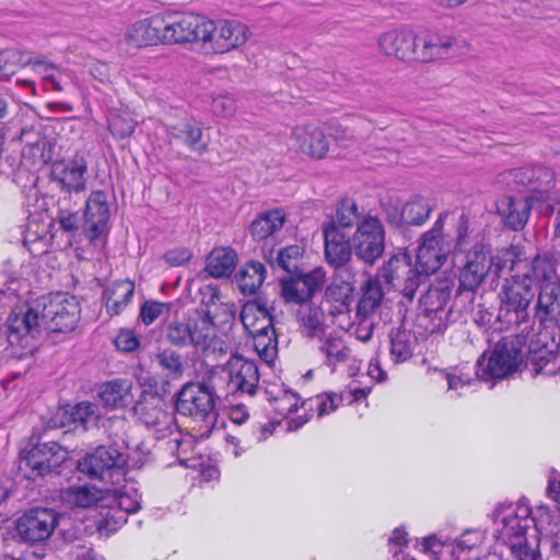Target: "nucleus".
<instances>
[{"label": "nucleus", "mask_w": 560, "mask_h": 560, "mask_svg": "<svg viewBox=\"0 0 560 560\" xmlns=\"http://www.w3.org/2000/svg\"><path fill=\"white\" fill-rule=\"evenodd\" d=\"M229 386L234 393L254 396L259 384V372L255 361L233 354L225 364Z\"/></svg>", "instance_id": "obj_23"}, {"label": "nucleus", "mask_w": 560, "mask_h": 560, "mask_svg": "<svg viewBox=\"0 0 560 560\" xmlns=\"http://www.w3.org/2000/svg\"><path fill=\"white\" fill-rule=\"evenodd\" d=\"M172 308V302L148 300L141 305L139 317L144 325L149 326L153 324L159 317L168 315Z\"/></svg>", "instance_id": "obj_50"}, {"label": "nucleus", "mask_w": 560, "mask_h": 560, "mask_svg": "<svg viewBox=\"0 0 560 560\" xmlns=\"http://www.w3.org/2000/svg\"><path fill=\"white\" fill-rule=\"evenodd\" d=\"M389 338L390 355L395 363L405 362L411 358L416 337L410 330L399 327L390 331Z\"/></svg>", "instance_id": "obj_44"}, {"label": "nucleus", "mask_w": 560, "mask_h": 560, "mask_svg": "<svg viewBox=\"0 0 560 560\" xmlns=\"http://www.w3.org/2000/svg\"><path fill=\"white\" fill-rule=\"evenodd\" d=\"M98 397L108 409L126 408L135 401L131 383L121 378L102 384Z\"/></svg>", "instance_id": "obj_34"}, {"label": "nucleus", "mask_w": 560, "mask_h": 560, "mask_svg": "<svg viewBox=\"0 0 560 560\" xmlns=\"http://www.w3.org/2000/svg\"><path fill=\"white\" fill-rule=\"evenodd\" d=\"M117 505L126 513H136L141 508V495L135 488L125 490L119 493L117 498Z\"/></svg>", "instance_id": "obj_52"}, {"label": "nucleus", "mask_w": 560, "mask_h": 560, "mask_svg": "<svg viewBox=\"0 0 560 560\" xmlns=\"http://www.w3.org/2000/svg\"><path fill=\"white\" fill-rule=\"evenodd\" d=\"M155 361L165 376L172 380H178L183 376L185 371L184 358L175 349L159 350L155 354Z\"/></svg>", "instance_id": "obj_45"}, {"label": "nucleus", "mask_w": 560, "mask_h": 560, "mask_svg": "<svg viewBox=\"0 0 560 560\" xmlns=\"http://www.w3.org/2000/svg\"><path fill=\"white\" fill-rule=\"evenodd\" d=\"M383 54L402 61L431 62L454 57L458 52L456 40L432 33L416 35L408 30H389L380 35Z\"/></svg>", "instance_id": "obj_2"}, {"label": "nucleus", "mask_w": 560, "mask_h": 560, "mask_svg": "<svg viewBox=\"0 0 560 560\" xmlns=\"http://www.w3.org/2000/svg\"><path fill=\"white\" fill-rule=\"evenodd\" d=\"M135 294V283L129 279L114 282L103 292L106 310L110 316L119 315L131 302Z\"/></svg>", "instance_id": "obj_38"}, {"label": "nucleus", "mask_w": 560, "mask_h": 560, "mask_svg": "<svg viewBox=\"0 0 560 560\" xmlns=\"http://www.w3.org/2000/svg\"><path fill=\"white\" fill-rule=\"evenodd\" d=\"M136 121L120 115H115L108 120L110 133L118 139L130 137L136 129Z\"/></svg>", "instance_id": "obj_51"}, {"label": "nucleus", "mask_w": 560, "mask_h": 560, "mask_svg": "<svg viewBox=\"0 0 560 560\" xmlns=\"http://www.w3.org/2000/svg\"><path fill=\"white\" fill-rule=\"evenodd\" d=\"M212 20L200 14H183L176 18H164L162 44H182L191 42H202L210 35Z\"/></svg>", "instance_id": "obj_15"}, {"label": "nucleus", "mask_w": 560, "mask_h": 560, "mask_svg": "<svg viewBox=\"0 0 560 560\" xmlns=\"http://www.w3.org/2000/svg\"><path fill=\"white\" fill-rule=\"evenodd\" d=\"M300 399L301 396L298 393L291 389H285L283 397L276 399L278 402L276 410L282 415L295 412L298 410Z\"/></svg>", "instance_id": "obj_56"}, {"label": "nucleus", "mask_w": 560, "mask_h": 560, "mask_svg": "<svg viewBox=\"0 0 560 560\" xmlns=\"http://www.w3.org/2000/svg\"><path fill=\"white\" fill-rule=\"evenodd\" d=\"M319 351L326 357V364L336 365L343 363L350 355V349L347 347L345 340L341 337L328 336L323 345L319 347Z\"/></svg>", "instance_id": "obj_47"}, {"label": "nucleus", "mask_w": 560, "mask_h": 560, "mask_svg": "<svg viewBox=\"0 0 560 560\" xmlns=\"http://www.w3.org/2000/svg\"><path fill=\"white\" fill-rule=\"evenodd\" d=\"M292 136L299 143L300 150L315 159H323L329 149V142L320 127L315 125L298 126Z\"/></svg>", "instance_id": "obj_32"}, {"label": "nucleus", "mask_w": 560, "mask_h": 560, "mask_svg": "<svg viewBox=\"0 0 560 560\" xmlns=\"http://www.w3.org/2000/svg\"><path fill=\"white\" fill-rule=\"evenodd\" d=\"M405 226H420L429 219L434 205L427 198L415 195L404 206Z\"/></svg>", "instance_id": "obj_43"}, {"label": "nucleus", "mask_w": 560, "mask_h": 560, "mask_svg": "<svg viewBox=\"0 0 560 560\" xmlns=\"http://www.w3.org/2000/svg\"><path fill=\"white\" fill-rule=\"evenodd\" d=\"M68 452L57 442L37 443L31 450L23 452L20 460V470L25 472L28 479L44 477L50 472L60 474V467L67 460Z\"/></svg>", "instance_id": "obj_13"}, {"label": "nucleus", "mask_w": 560, "mask_h": 560, "mask_svg": "<svg viewBox=\"0 0 560 560\" xmlns=\"http://www.w3.org/2000/svg\"><path fill=\"white\" fill-rule=\"evenodd\" d=\"M480 542V535L478 532L467 530L460 538L457 539V547L463 550H470L478 546Z\"/></svg>", "instance_id": "obj_62"}, {"label": "nucleus", "mask_w": 560, "mask_h": 560, "mask_svg": "<svg viewBox=\"0 0 560 560\" xmlns=\"http://www.w3.org/2000/svg\"><path fill=\"white\" fill-rule=\"evenodd\" d=\"M469 219L465 213H462L456 223V235H455V250H462L466 244L468 236Z\"/></svg>", "instance_id": "obj_59"}, {"label": "nucleus", "mask_w": 560, "mask_h": 560, "mask_svg": "<svg viewBox=\"0 0 560 560\" xmlns=\"http://www.w3.org/2000/svg\"><path fill=\"white\" fill-rule=\"evenodd\" d=\"M127 463L128 455L116 445H100L80 458L77 468L91 479L104 480L114 471L124 470Z\"/></svg>", "instance_id": "obj_18"}, {"label": "nucleus", "mask_w": 560, "mask_h": 560, "mask_svg": "<svg viewBox=\"0 0 560 560\" xmlns=\"http://www.w3.org/2000/svg\"><path fill=\"white\" fill-rule=\"evenodd\" d=\"M156 382L149 384L148 388L139 386L137 399L133 401V412L149 429L163 432L168 429L173 416L165 410L162 396L155 390Z\"/></svg>", "instance_id": "obj_20"}, {"label": "nucleus", "mask_w": 560, "mask_h": 560, "mask_svg": "<svg viewBox=\"0 0 560 560\" xmlns=\"http://www.w3.org/2000/svg\"><path fill=\"white\" fill-rule=\"evenodd\" d=\"M43 330L42 313L34 308L11 313L7 319V357L20 361L32 359L38 350L37 339Z\"/></svg>", "instance_id": "obj_5"}, {"label": "nucleus", "mask_w": 560, "mask_h": 560, "mask_svg": "<svg viewBox=\"0 0 560 560\" xmlns=\"http://www.w3.org/2000/svg\"><path fill=\"white\" fill-rule=\"evenodd\" d=\"M326 282V271L317 267L310 272L299 271L280 280L281 294L289 303L304 305L314 294L320 292Z\"/></svg>", "instance_id": "obj_22"}, {"label": "nucleus", "mask_w": 560, "mask_h": 560, "mask_svg": "<svg viewBox=\"0 0 560 560\" xmlns=\"http://www.w3.org/2000/svg\"><path fill=\"white\" fill-rule=\"evenodd\" d=\"M51 182L60 190L59 197L82 201L86 192L88 163L83 158L58 160L51 166Z\"/></svg>", "instance_id": "obj_14"}, {"label": "nucleus", "mask_w": 560, "mask_h": 560, "mask_svg": "<svg viewBox=\"0 0 560 560\" xmlns=\"http://www.w3.org/2000/svg\"><path fill=\"white\" fill-rule=\"evenodd\" d=\"M448 211L441 212L431 230L421 236V244L418 247L417 260L421 267H427L431 272L441 267V245L444 243L445 235L443 226Z\"/></svg>", "instance_id": "obj_26"}, {"label": "nucleus", "mask_w": 560, "mask_h": 560, "mask_svg": "<svg viewBox=\"0 0 560 560\" xmlns=\"http://www.w3.org/2000/svg\"><path fill=\"white\" fill-rule=\"evenodd\" d=\"M272 311L267 300L258 296L244 303L240 314L244 328L254 338L257 351L265 353L277 342Z\"/></svg>", "instance_id": "obj_10"}, {"label": "nucleus", "mask_w": 560, "mask_h": 560, "mask_svg": "<svg viewBox=\"0 0 560 560\" xmlns=\"http://www.w3.org/2000/svg\"><path fill=\"white\" fill-rule=\"evenodd\" d=\"M560 341L548 331H539L529 341L525 366L530 369L534 375L544 374L551 376L560 370Z\"/></svg>", "instance_id": "obj_19"}, {"label": "nucleus", "mask_w": 560, "mask_h": 560, "mask_svg": "<svg viewBox=\"0 0 560 560\" xmlns=\"http://www.w3.org/2000/svg\"><path fill=\"white\" fill-rule=\"evenodd\" d=\"M298 317L307 337L322 339L325 336L327 326L322 307L313 304L301 305Z\"/></svg>", "instance_id": "obj_42"}, {"label": "nucleus", "mask_w": 560, "mask_h": 560, "mask_svg": "<svg viewBox=\"0 0 560 560\" xmlns=\"http://www.w3.org/2000/svg\"><path fill=\"white\" fill-rule=\"evenodd\" d=\"M498 269L511 273L510 279H505L499 293L500 306L498 308L497 320L501 324L500 329L518 327L528 323L529 305L536 296L534 279L538 278V268L545 264L538 256L528 261L522 258L515 248L511 247L498 258Z\"/></svg>", "instance_id": "obj_1"}, {"label": "nucleus", "mask_w": 560, "mask_h": 560, "mask_svg": "<svg viewBox=\"0 0 560 560\" xmlns=\"http://www.w3.org/2000/svg\"><path fill=\"white\" fill-rule=\"evenodd\" d=\"M170 143L177 142L199 155L208 151V141L203 138L200 124L194 120H180L166 127Z\"/></svg>", "instance_id": "obj_28"}, {"label": "nucleus", "mask_w": 560, "mask_h": 560, "mask_svg": "<svg viewBox=\"0 0 560 560\" xmlns=\"http://www.w3.org/2000/svg\"><path fill=\"white\" fill-rule=\"evenodd\" d=\"M329 135L341 147H349L363 139V136L355 135L353 130L339 124H330Z\"/></svg>", "instance_id": "obj_53"}, {"label": "nucleus", "mask_w": 560, "mask_h": 560, "mask_svg": "<svg viewBox=\"0 0 560 560\" xmlns=\"http://www.w3.org/2000/svg\"><path fill=\"white\" fill-rule=\"evenodd\" d=\"M330 222H336L340 230L352 228L353 225L358 226L361 220L355 201L350 198L340 200L337 206L336 217Z\"/></svg>", "instance_id": "obj_49"}, {"label": "nucleus", "mask_w": 560, "mask_h": 560, "mask_svg": "<svg viewBox=\"0 0 560 560\" xmlns=\"http://www.w3.org/2000/svg\"><path fill=\"white\" fill-rule=\"evenodd\" d=\"M235 108L236 106L234 100L229 96H219L212 102V110L214 114L221 115L223 117L233 115Z\"/></svg>", "instance_id": "obj_60"}, {"label": "nucleus", "mask_w": 560, "mask_h": 560, "mask_svg": "<svg viewBox=\"0 0 560 560\" xmlns=\"http://www.w3.org/2000/svg\"><path fill=\"white\" fill-rule=\"evenodd\" d=\"M27 66L32 65L34 70L39 72H47L50 69H55L56 66L51 62H49L44 56L36 57V58H27L24 59L23 54H21V60L18 61V65Z\"/></svg>", "instance_id": "obj_61"}, {"label": "nucleus", "mask_w": 560, "mask_h": 560, "mask_svg": "<svg viewBox=\"0 0 560 560\" xmlns=\"http://www.w3.org/2000/svg\"><path fill=\"white\" fill-rule=\"evenodd\" d=\"M100 418L98 407L90 401H82L69 409H59L56 413L55 427L65 428L74 424L86 431L91 425H96Z\"/></svg>", "instance_id": "obj_31"}, {"label": "nucleus", "mask_w": 560, "mask_h": 560, "mask_svg": "<svg viewBox=\"0 0 560 560\" xmlns=\"http://www.w3.org/2000/svg\"><path fill=\"white\" fill-rule=\"evenodd\" d=\"M48 142L45 138H38L33 142L26 143L21 153V161L27 167L39 166L48 163L50 155L46 153Z\"/></svg>", "instance_id": "obj_48"}, {"label": "nucleus", "mask_w": 560, "mask_h": 560, "mask_svg": "<svg viewBox=\"0 0 560 560\" xmlns=\"http://www.w3.org/2000/svg\"><path fill=\"white\" fill-rule=\"evenodd\" d=\"M353 253L358 259L372 266L385 249V229L377 217L368 215L358 223L352 236Z\"/></svg>", "instance_id": "obj_17"}, {"label": "nucleus", "mask_w": 560, "mask_h": 560, "mask_svg": "<svg viewBox=\"0 0 560 560\" xmlns=\"http://www.w3.org/2000/svg\"><path fill=\"white\" fill-rule=\"evenodd\" d=\"M524 338L521 336L501 338L488 359L485 354L478 359L476 375L483 381H492L514 374L524 362Z\"/></svg>", "instance_id": "obj_6"}, {"label": "nucleus", "mask_w": 560, "mask_h": 560, "mask_svg": "<svg viewBox=\"0 0 560 560\" xmlns=\"http://www.w3.org/2000/svg\"><path fill=\"white\" fill-rule=\"evenodd\" d=\"M115 345L119 351L128 353L139 348L140 342L132 331L121 330L115 338Z\"/></svg>", "instance_id": "obj_57"}, {"label": "nucleus", "mask_w": 560, "mask_h": 560, "mask_svg": "<svg viewBox=\"0 0 560 560\" xmlns=\"http://www.w3.org/2000/svg\"><path fill=\"white\" fill-rule=\"evenodd\" d=\"M100 499V491L90 489L85 486L70 487L63 493V500L68 503V505L78 509L92 508L93 505L97 504Z\"/></svg>", "instance_id": "obj_46"}, {"label": "nucleus", "mask_w": 560, "mask_h": 560, "mask_svg": "<svg viewBox=\"0 0 560 560\" xmlns=\"http://www.w3.org/2000/svg\"><path fill=\"white\" fill-rule=\"evenodd\" d=\"M213 337V317L206 310H195L182 317L165 318L161 325L162 340L177 349L191 346L206 350Z\"/></svg>", "instance_id": "obj_4"}, {"label": "nucleus", "mask_w": 560, "mask_h": 560, "mask_svg": "<svg viewBox=\"0 0 560 560\" xmlns=\"http://www.w3.org/2000/svg\"><path fill=\"white\" fill-rule=\"evenodd\" d=\"M324 233V254L326 262L339 269L345 267L352 257V238L336 225V222H329L323 230Z\"/></svg>", "instance_id": "obj_25"}, {"label": "nucleus", "mask_w": 560, "mask_h": 560, "mask_svg": "<svg viewBox=\"0 0 560 560\" xmlns=\"http://www.w3.org/2000/svg\"><path fill=\"white\" fill-rule=\"evenodd\" d=\"M381 208L385 215V220L392 226L402 229L405 228L404 209L398 202L388 200L381 203Z\"/></svg>", "instance_id": "obj_54"}, {"label": "nucleus", "mask_w": 560, "mask_h": 560, "mask_svg": "<svg viewBox=\"0 0 560 560\" xmlns=\"http://www.w3.org/2000/svg\"><path fill=\"white\" fill-rule=\"evenodd\" d=\"M304 248L300 245H289L275 250L262 247V255L267 262L273 268L287 271L289 275L298 273L303 258Z\"/></svg>", "instance_id": "obj_35"}, {"label": "nucleus", "mask_w": 560, "mask_h": 560, "mask_svg": "<svg viewBox=\"0 0 560 560\" xmlns=\"http://www.w3.org/2000/svg\"><path fill=\"white\" fill-rule=\"evenodd\" d=\"M560 317V282H547L540 287L534 307V319L544 329L555 327Z\"/></svg>", "instance_id": "obj_27"}, {"label": "nucleus", "mask_w": 560, "mask_h": 560, "mask_svg": "<svg viewBox=\"0 0 560 560\" xmlns=\"http://www.w3.org/2000/svg\"><path fill=\"white\" fill-rule=\"evenodd\" d=\"M513 180L532 192H547L553 187L555 174L546 166H523L510 172Z\"/></svg>", "instance_id": "obj_30"}, {"label": "nucleus", "mask_w": 560, "mask_h": 560, "mask_svg": "<svg viewBox=\"0 0 560 560\" xmlns=\"http://www.w3.org/2000/svg\"><path fill=\"white\" fill-rule=\"evenodd\" d=\"M452 291L453 283L445 279L431 283L421 294L413 323L418 335L427 337L442 332L458 319L459 312L448 306Z\"/></svg>", "instance_id": "obj_3"}, {"label": "nucleus", "mask_w": 560, "mask_h": 560, "mask_svg": "<svg viewBox=\"0 0 560 560\" xmlns=\"http://www.w3.org/2000/svg\"><path fill=\"white\" fill-rule=\"evenodd\" d=\"M82 201L70 200L69 197H58L56 207V221L60 229L74 235L82 228L83 218L79 215Z\"/></svg>", "instance_id": "obj_39"}, {"label": "nucleus", "mask_w": 560, "mask_h": 560, "mask_svg": "<svg viewBox=\"0 0 560 560\" xmlns=\"http://www.w3.org/2000/svg\"><path fill=\"white\" fill-rule=\"evenodd\" d=\"M164 16L159 14L135 22L126 32V40L136 46L143 47L162 44Z\"/></svg>", "instance_id": "obj_29"}, {"label": "nucleus", "mask_w": 560, "mask_h": 560, "mask_svg": "<svg viewBox=\"0 0 560 560\" xmlns=\"http://www.w3.org/2000/svg\"><path fill=\"white\" fill-rule=\"evenodd\" d=\"M497 211L505 226L513 231L522 230L528 221L530 205L525 198L503 196L497 202Z\"/></svg>", "instance_id": "obj_33"}, {"label": "nucleus", "mask_w": 560, "mask_h": 560, "mask_svg": "<svg viewBox=\"0 0 560 560\" xmlns=\"http://www.w3.org/2000/svg\"><path fill=\"white\" fill-rule=\"evenodd\" d=\"M59 513L49 508H32L15 522L20 539L30 545L45 542L50 538L59 523Z\"/></svg>", "instance_id": "obj_16"}, {"label": "nucleus", "mask_w": 560, "mask_h": 560, "mask_svg": "<svg viewBox=\"0 0 560 560\" xmlns=\"http://www.w3.org/2000/svg\"><path fill=\"white\" fill-rule=\"evenodd\" d=\"M419 271L406 255L392 256L380 269L376 278L401 292L408 301H412L418 288L425 282L429 272L427 267Z\"/></svg>", "instance_id": "obj_11"}, {"label": "nucleus", "mask_w": 560, "mask_h": 560, "mask_svg": "<svg viewBox=\"0 0 560 560\" xmlns=\"http://www.w3.org/2000/svg\"><path fill=\"white\" fill-rule=\"evenodd\" d=\"M192 257L191 252L186 247L172 248L163 255V259L171 267L186 265Z\"/></svg>", "instance_id": "obj_55"}, {"label": "nucleus", "mask_w": 560, "mask_h": 560, "mask_svg": "<svg viewBox=\"0 0 560 560\" xmlns=\"http://www.w3.org/2000/svg\"><path fill=\"white\" fill-rule=\"evenodd\" d=\"M21 60V52L18 50H0V73L10 75L14 73L13 66Z\"/></svg>", "instance_id": "obj_58"}, {"label": "nucleus", "mask_w": 560, "mask_h": 560, "mask_svg": "<svg viewBox=\"0 0 560 560\" xmlns=\"http://www.w3.org/2000/svg\"><path fill=\"white\" fill-rule=\"evenodd\" d=\"M210 35L206 38L205 44L215 54H223L235 49L247 40V27L238 21L222 20L215 23L212 21Z\"/></svg>", "instance_id": "obj_24"}, {"label": "nucleus", "mask_w": 560, "mask_h": 560, "mask_svg": "<svg viewBox=\"0 0 560 560\" xmlns=\"http://www.w3.org/2000/svg\"><path fill=\"white\" fill-rule=\"evenodd\" d=\"M217 398L213 386L205 382H189L176 394L175 410L178 415L208 427L217 418Z\"/></svg>", "instance_id": "obj_9"}, {"label": "nucleus", "mask_w": 560, "mask_h": 560, "mask_svg": "<svg viewBox=\"0 0 560 560\" xmlns=\"http://www.w3.org/2000/svg\"><path fill=\"white\" fill-rule=\"evenodd\" d=\"M504 250L495 256L491 254L490 245L483 242H476L465 255L463 266L459 269V287L456 299H474L475 290L483 282L489 271L493 268L494 273L499 275L504 270L498 269V258Z\"/></svg>", "instance_id": "obj_7"}, {"label": "nucleus", "mask_w": 560, "mask_h": 560, "mask_svg": "<svg viewBox=\"0 0 560 560\" xmlns=\"http://www.w3.org/2000/svg\"><path fill=\"white\" fill-rule=\"evenodd\" d=\"M422 549L424 552L440 553L442 544L436 539L435 536H429L423 538Z\"/></svg>", "instance_id": "obj_64"}, {"label": "nucleus", "mask_w": 560, "mask_h": 560, "mask_svg": "<svg viewBox=\"0 0 560 560\" xmlns=\"http://www.w3.org/2000/svg\"><path fill=\"white\" fill-rule=\"evenodd\" d=\"M380 278H369L361 287V298L357 305V316L363 322L373 315L384 299Z\"/></svg>", "instance_id": "obj_37"}, {"label": "nucleus", "mask_w": 560, "mask_h": 560, "mask_svg": "<svg viewBox=\"0 0 560 560\" xmlns=\"http://www.w3.org/2000/svg\"><path fill=\"white\" fill-rule=\"evenodd\" d=\"M82 201L84 202L83 234L91 243L105 238L109 232L110 217L106 192L94 190Z\"/></svg>", "instance_id": "obj_21"}, {"label": "nucleus", "mask_w": 560, "mask_h": 560, "mask_svg": "<svg viewBox=\"0 0 560 560\" xmlns=\"http://www.w3.org/2000/svg\"><path fill=\"white\" fill-rule=\"evenodd\" d=\"M72 555L75 560H103L93 548L85 546L74 547Z\"/></svg>", "instance_id": "obj_63"}, {"label": "nucleus", "mask_w": 560, "mask_h": 560, "mask_svg": "<svg viewBox=\"0 0 560 560\" xmlns=\"http://www.w3.org/2000/svg\"><path fill=\"white\" fill-rule=\"evenodd\" d=\"M80 303L74 295L63 292L50 294L44 303L42 320L47 332H71L80 319Z\"/></svg>", "instance_id": "obj_12"}, {"label": "nucleus", "mask_w": 560, "mask_h": 560, "mask_svg": "<svg viewBox=\"0 0 560 560\" xmlns=\"http://www.w3.org/2000/svg\"><path fill=\"white\" fill-rule=\"evenodd\" d=\"M528 504L520 502L514 509L511 506L502 516V526L499 528V537L508 545L518 560H538L539 553L529 545L527 532L534 524Z\"/></svg>", "instance_id": "obj_8"}, {"label": "nucleus", "mask_w": 560, "mask_h": 560, "mask_svg": "<svg viewBox=\"0 0 560 560\" xmlns=\"http://www.w3.org/2000/svg\"><path fill=\"white\" fill-rule=\"evenodd\" d=\"M237 255L226 247L214 248L207 257L206 271L213 278L230 277L235 268Z\"/></svg>", "instance_id": "obj_41"}, {"label": "nucleus", "mask_w": 560, "mask_h": 560, "mask_svg": "<svg viewBox=\"0 0 560 560\" xmlns=\"http://www.w3.org/2000/svg\"><path fill=\"white\" fill-rule=\"evenodd\" d=\"M285 221V213L282 208H275L260 213L249 226V232L254 240L265 241V245L272 240L273 235L280 231Z\"/></svg>", "instance_id": "obj_36"}, {"label": "nucleus", "mask_w": 560, "mask_h": 560, "mask_svg": "<svg viewBox=\"0 0 560 560\" xmlns=\"http://www.w3.org/2000/svg\"><path fill=\"white\" fill-rule=\"evenodd\" d=\"M266 268L260 261H247L242 266L235 277L241 292L245 295L255 294L262 285L266 279Z\"/></svg>", "instance_id": "obj_40"}]
</instances>
